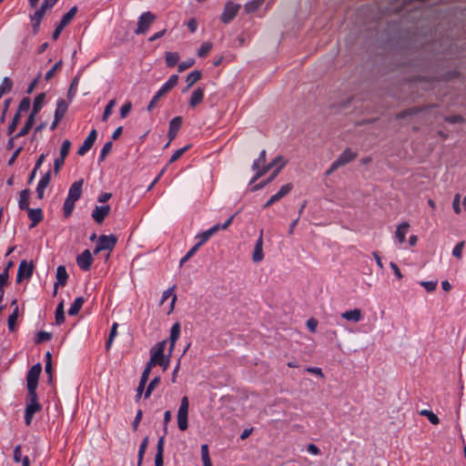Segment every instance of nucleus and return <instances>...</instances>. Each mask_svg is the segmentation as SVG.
<instances>
[{
    "label": "nucleus",
    "mask_w": 466,
    "mask_h": 466,
    "mask_svg": "<svg viewBox=\"0 0 466 466\" xmlns=\"http://www.w3.org/2000/svg\"><path fill=\"white\" fill-rule=\"evenodd\" d=\"M35 116H29L25 126L21 128V130L16 134V137H24L25 136L29 130L32 128L35 123Z\"/></svg>",
    "instance_id": "35"
},
{
    "label": "nucleus",
    "mask_w": 466,
    "mask_h": 466,
    "mask_svg": "<svg viewBox=\"0 0 466 466\" xmlns=\"http://www.w3.org/2000/svg\"><path fill=\"white\" fill-rule=\"evenodd\" d=\"M20 121V113L17 112L13 119H12V122L9 124L8 127H7V135H11L12 133L15 132L18 123Z\"/></svg>",
    "instance_id": "50"
},
{
    "label": "nucleus",
    "mask_w": 466,
    "mask_h": 466,
    "mask_svg": "<svg viewBox=\"0 0 466 466\" xmlns=\"http://www.w3.org/2000/svg\"><path fill=\"white\" fill-rule=\"evenodd\" d=\"M67 107H68V104L62 98L58 99L57 102H56V111H55V118H56V120H61L66 110H67Z\"/></svg>",
    "instance_id": "26"
},
{
    "label": "nucleus",
    "mask_w": 466,
    "mask_h": 466,
    "mask_svg": "<svg viewBox=\"0 0 466 466\" xmlns=\"http://www.w3.org/2000/svg\"><path fill=\"white\" fill-rule=\"evenodd\" d=\"M152 367H154V365H150V363L147 362L145 370L142 372L141 378H140L141 384H146L147 381L148 380Z\"/></svg>",
    "instance_id": "55"
},
{
    "label": "nucleus",
    "mask_w": 466,
    "mask_h": 466,
    "mask_svg": "<svg viewBox=\"0 0 466 466\" xmlns=\"http://www.w3.org/2000/svg\"><path fill=\"white\" fill-rule=\"evenodd\" d=\"M180 335V324L178 322H176L173 324L170 329V347H169V354H171L172 350H174L175 344L177 340L178 339Z\"/></svg>",
    "instance_id": "25"
},
{
    "label": "nucleus",
    "mask_w": 466,
    "mask_h": 466,
    "mask_svg": "<svg viewBox=\"0 0 466 466\" xmlns=\"http://www.w3.org/2000/svg\"><path fill=\"white\" fill-rule=\"evenodd\" d=\"M42 410V405L38 401L36 392L27 393L26 406L25 410V422L29 426L32 422L34 415Z\"/></svg>",
    "instance_id": "3"
},
{
    "label": "nucleus",
    "mask_w": 466,
    "mask_h": 466,
    "mask_svg": "<svg viewBox=\"0 0 466 466\" xmlns=\"http://www.w3.org/2000/svg\"><path fill=\"white\" fill-rule=\"evenodd\" d=\"M357 154L351 151L350 148L345 149L339 157L334 161L339 167L345 166L346 164L354 160Z\"/></svg>",
    "instance_id": "16"
},
{
    "label": "nucleus",
    "mask_w": 466,
    "mask_h": 466,
    "mask_svg": "<svg viewBox=\"0 0 466 466\" xmlns=\"http://www.w3.org/2000/svg\"><path fill=\"white\" fill-rule=\"evenodd\" d=\"M463 248H464L463 241L457 243L456 246L453 248L452 255L457 258H461Z\"/></svg>",
    "instance_id": "58"
},
{
    "label": "nucleus",
    "mask_w": 466,
    "mask_h": 466,
    "mask_svg": "<svg viewBox=\"0 0 466 466\" xmlns=\"http://www.w3.org/2000/svg\"><path fill=\"white\" fill-rule=\"evenodd\" d=\"M34 272V264L33 262H27L26 260H22L18 266L17 275H16V282L20 283L23 279H29Z\"/></svg>",
    "instance_id": "9"
},
{
    "label": "nucleus",
    "mask_w": 466,
    "mask_h": 466,
    "mask_svg": "<svg viewBox=\"0 0 466 466\" xmlns=\"http://www.w3.org/2000/svg\"><path fill=\"white\" fill-rule=\"evenodd\" d=\"M286 164H287V160H285L282 156H278L270 163L264 165L260 169H258L255 176L251 179V183L255 182L259 177H261L266 173H268L271 168L276 167V169L268 177V180L263 181V182L258 184L257 186H255L254 190L261 189L268 183L273 181L276 178V177L278 176V174L280 172V170L286 166Z\"/></svg>",
    "instance_id": "1"
},
{
    "label": "nucleus",
    "mask_w": 466,
    "mask_h": 466,
    "mask_svg": "<svg viewBox=\"0 0 466 466\" xmlns=\"http://www.w3.org/2000/svg\"><path fill=\"white\" fill-rule=\"evenodd\" d=\"M13 81L8 76H5L0 85V97L12 90Z\"/></svg>",
    "instance_id": "31"
},
{
    "label": "nucleus",
    "mask_w": 466,
    "mask_h": 466,
    "mask_svg": "<svg viewBox=\"0 0 466 466\" xmlns=\"http://www.w3.org/2000/svg\"><path fill=\"white\" fill-rule=\"evenodd\" d=\"M147 445H148V437H145L139 446V449H138V461H137V466H141L142 464V461H143V457H144V454L146 452V450L147 448Z\"/></svg>",
    "instance_id": "38"
},
{
    "label": "nucleus",
    "mask_w": 466,
    "mask_h": 466,
    "mask_svg": "<svg viewBox=\"0 0 466 466\" xmlns=\"http://www.w3.org/2000/svg\"><path fill=\"white\" fill-rule=\"evenodd\" d=\"M201 78V72L198 70L192 71L187 76L186 82L187 84V88L191 87L195 83H197Z\"/></svg>",
    "instance_id": "34"
},
{
    "label": "nucleus",
    "mask_w": 466,
    "mask_h": 466,
    "mask_svg": "<svg viewBox=\"0 0 466 466\" xmlns=\"http://www.w3.org/2000/svg\"><path fill=\"white\" fill-rule=\"evenodd\" d=\"M17 318H18V307L16 306V307H15L14 311L12 312V314L9 315L8 319H7L8 329L10 331L15 330V322H16Z\"/></svg>",
    "instance_id": "37"
},
{
    "label": "nucleus",
    "mask_w": 466,
    "mask_h": 466,
    "mask_svg": "<svg viewBox=\"0 0 466 466\" xmlns=\"http://www.w3.org/2000/svg\"><path fill=\"white\" fill-rule=\"evenodd\" d=\"M420 414L427 417L429 421L433 425H437L440 422L438 416L436 414H434L431 410H420Z\"/></svg>",
    "instance_id": "40"
},
{
    "label": "nucleus",
    "mask_w": 466,
    "mask_h": 466,
    "mask_svg": "<svg viewBox=\"0 0 466 466\" xmlns=\"http://www.w3.org/2000/svg\"><path fill=\"white\" fill-rule=\"evenodd\" d=\"M157 16L147 11L141 14V15L138 17L137 21V27L135 30L136 35H144L146 34L148 29L150 28L151 25L156 21Z\"/></svg>",
    "instance_id": "5"
},
{
    "label": "nucleus",
    "mask_w": 466,
    "mask_h": 466,
    "mask_svg": "<svg viewBox=\"0 0 466 466\" xmlns=\"http://www.w3.org/2000/svg\"><path fill=\"white\" fill-rule=\"evenodd\" d=\"M307 327L312 332L315 333L317 330L318 321L314 318H310L307 320Z\"/></svg>",
    "instance_id": "64"
},
{
    "label": "nucleus",
    "mask_w": 466,
    "mask_h": 466,
    "mask_svg": "<svg viewBox=\"0 0 466 466\" xmlns=\"http://www.w3.org/2000/svg\"><path fill=\"white\" fill-rule=\"evenodd\" d=\"M266 161V150H262L260 153H259V156L257 159L254 160L253 164H252V169L254 171H258V169H260L261 167H259V165L260 164H264Z\"/></svg>",
    "instance_id": "44"
},
{
    "label": "nucleus",
    "mask_w": 466,
    "mask_h": 466,
    "mask_svg": "<svg viewBox=\"0 0 466 466\" xmlns=\"http://www.w3.org/2000/svg\"><path fill=\"white\" fill-rule=\"evenodd\" d=\"M420 285L422 286L428 292H432L436 289L437 281H420Z\"/></svg>",
    "instance_id": "60"
},
{
    "label": "nucleus",
    "mask_w": 466,
    "mask_h": 466,
    "mask_svg": "<svg viewBox=\"0 0 466 466\" xmlns=\"http://www.w3.org/2000/svg\"><path fill=\"white\" fill-rule=\"evenodd\" d=\"M201 459L203 466H212V462L208 452V446L207 444H203L201 446Z\"/></svg>",
    "instance_id": "36"
},
{
    "label": "nucleus",
    "mask_w": 466,
    "mask_h": 466,
    "mask_svg": "<svg viewBox=\"0 0 466 466\" xmlns=\"http://www.w3.org/2000/svg\"><path fill=\"white\" fill-rule=\"evenodd\" d=\"M76 12L77 6L75 5L71 7L69 11L62 16L59 24L56 25L55 31L53 32L52 38L54 40H56L59 37L63 29L72 21Z\"/></svg>",
    "instance_id": "7"
},
{
    "label": "nucleus",
    "mask_w": 466,
    "mask_h": 466,
    "mask_svg": "<svg viewBox=\"0 0 466 466\" xmlns=\"http://www.w3.org/2000/svg\"><path fill=\"white\" fill-rule=\"evenodd\" d=\"M195 61L194 59H188L187 61H183L180 64H178V71L182 72L189 67H191L194 65Z\"/></svg>",
    "instance_id": "63"
},
{
    "label": "nucleus",
    "mask_w": 466,
    "mask_h": 466,
    "mask_svg": "<svg viewBox=\"0 0 466 466\" xmlns=\"http://www.w3.org/2000/svg\"><path fill=\"white\" fill-rule=\"evenodd\" d=\"M112 147H113V144L112 142H106L101 151H100V155H99V161H104L106 155L112 150Z\"/></svg>",
    "instance_id": "52"
},
{
    "label": "nucleus",
    "mask_w": 466,
    "mask_h": 466,
    "mask_svg": "<svg viewBox=\"0 0 466 466\" xmlns=\"http://www.w3.org/2000/svg\"><path fill=\"white\" fill-rule=\"evenodd\" d=\"M341 317L346 320L357 323L361 320L362 313L360 309H354L341 313Z\"/></svg>",
    "instance_id": "23"
},
{
    "label": "nucleus",
    "mask_w": 466,
    "mask_h": 466,
    "mask_svg": "<svg viewBox=\"0 0 466 466\" xmlns=\"http://www.w3.org/2000/svg\"><path fill=\"white\" fill-rule=\"evenodd\" d=\"M29 219L31 220L30 228H35L38 223L43 220V211L41 208H28L26 209Z\"/></svg>",
    "instance_id": "19"
},
{
    "label": "nucleus",
    "mask_w": 466,
    "mask_h": 466,
    "mask_svg": "<svg viewBox=\"0 0 466 466\" xmlns=\"http://www.w3.org/2000/svg\"><path fill=\"white\" fill-rule=\"evenodd\" d=\"M65 320L64 304L60 302L56 309V323L60 325Z\"/></svg>",
    "instance_id": "41"
},
{
    "label": "nucleus",
    "mask_w": 466,
    "mask_h": 466,
    "mask_svg": "<svg viewBox=\"0 0 466 466\" xmlns=\"http://www.w3.org/2000/svg\"><path fill=\"white\" fill-rule=\"evenodd\" d=\"M75 203H76V201L71 200L69 198L65 199V202L63 205V211H64V215L66 218H68L69 216H71V214L74 210V208H75Z\"/></svg>",
    "instance_id": "39"
},
{
    "label": "nucleus",
    "mask_w": 466,
    "mask_h": 466,
    "mask_svg": "<svg viewBox=\"0 0 466 466\" xmlns=\"http://www.w3.org/2000/svg\"><path fill=\"white\" fill-rule=\"evenodd\" d=\"M219 230L218 226H213L210 228H208L206 231H203L202 233L198 234L196 238L198 239V241L196 243V245L200 248L203 244H205L214 234H216Z\"/></svg>",
    "instance_id": "18"
},
{
    "label": "nucleus",
    "mask_w": 466,
    "mask_h": 466,
    "mask_svg": "<svg viewBox=\"0 0 466 466\" xmlns=\"http://www.w3.org/2000/svg\"><path fill=\"white\" fill-rule=\"evenodd\" d=\"M68 279V275L65 266H58L56 268V282L55 283V290L54 295L57 292V287H64L66 284V280Z\"/></svg>",
    "instance_id": "17"
},
{
    "label": "nucleus",
    "mask_w": 466,
    "mask_h": 466,
    "mask_svg": "<svg viewBox=\"0 0 466 466\" xmlns=\"http://www.w3.org/2000/svg\"><path fill=\"white\" fill-rule=\"evenodd\" d=\"M265 0H251L245 5V11L247 13L256 12L264 3Z\"/></svg>",
    "instance_id": "33"
},
{
    "label": "nucleus",
    "mask_w": 466,
    "mask_h": 466,
    "mask_svg": "<svg viewBox=\"0 0 466 466\" xmlns=\"http://www.w3.org/2000/svg\"><path fill=\"white\" fill-rule=\"evenodd\" d=\"M116 240L114 235H101L98 238L94 252L96 254L102 250H112L116 244Z\"/></svg>",
    "instance_id": "8"
},
{
    "label": "nucleus",
    "mask_w": 466,
    "mask_h": 466,
    "mask_svg": "<svg viewBox=\"0 0 466 466\" xmlns=\"http://www.w3.org/2000/svg\"><path fill=\"white\" fill-rule=\"evenodd\" d=\"M409 228L410 224L408 222H402L397 227L395 237L400 243H403L405 241L406 234L409 230Z\"/></svg>",
    "instance_id": "29"
},
{
    "label": "nucleus",
    "mask_w": 466,
    "mask_h": 466,
    "mask_svg": "<svg viewBox=\"0 0 466 466\" xmlns=\"http://www.w3.org/2000/svg\"><path fill=\"white\" fill-rule=\"evenodd\" d=\"M293 188V185L291 183H288L286 185H283L280 189L277 192V194L280 197V198H283L285 196H287Z\"/></svg>",
    "instance_id": "56"
},
{
    "label": "nucleus",
    "mask_w": 466,
    "mask_h": 466,
    "mask_svg": "<svg viewBox=\"0 0 466 466\" xmlns=\"http://www.w3.org/2000/svg\"><path fill=\"white\" fill-rule=\"evenodd\" d=\"M46 10L41 6L35 11L34 14L30 15V20L32 22L33 33L36 35L40 29L41 21L46 14Z\"/></svg>",
    "instance_id": "13"
},
{
    "label": "nucleus",
    "mask_w": 466,
    "mask_h": 466,
    "mask_svg": "<svg viewBox=\"0 0 466 466\" xmlns=\"http://www.w3.org/2000/svg\"><path fill=\"white\" fill-rule=\"evenodd\" d=\"M178 82L177 75H172L168 80L159 88V90L154 95L151 101L147 106V110L151 111L157 104L159 99L169 92L173 87L177 86Z\"/></svg>",
    "instance_id": "4"
},
{
    "label": "nucleus",
    "mask_w": 466,
    "mask_h": 466,
    "mask_svg": "<svg viewBox=\"0 0 466 466\" xmlns=\"http://www.w3.org/2000/svg\"><path fill=\"white\" fill-rule=\"evenodd\" d=\"M116 105V101L114 99L110 100L104 109V113L102 116V120L106 121L109 116L112 114L113 107Z\"/></svg>",
    "instance_id": "49"
},
{
    "label": "nucleus",
    "mask_w": 466,
    "mask_h": 466,
    "mask_svg": "<svg viewBox=\"0 0 466 466\" xmlns=\"http://www.w3.org/2000/svg\"><path fill=\"white\" fill-rule=\"evenodd\" d=\"M189 148V146H186L184 147H181L177 150H176L173 155L171 156L168 164H171L175 161H177L178 158L181 157V156Z\"/></svg>",
    "instance_id": "53"
},
{
    "label": "nucleus",
    "mask_w": 466,
    "mask_h": 466,
    "mask_svg": "<svg viewBox=\"0 0 466 466\" xmlns=\"http://www.w3.org/2000/svg\"><path fill=\"white\" fill-rule=\"evenodd\" d=\"M262 234L263 231L260 232L259 238L255 243L254 251L252 255V259L256 263L260 262L264 258Z\"/></svg>",
    "instance_id": "20"
},
{
    "label": "nucleus",
    "mask_w": 466,
    "mask_h": 466,
    "mask_svg": "<svg viewBox=\"0 0 466 466\" xmlns=\"http://www.w3.org/2000/svg\"><path fill=\"white\" fill-rule=\"evenodd\" d=\"M45 98H46L45 93H40L35 97L34 103H33V109H32L30 116H33L35 117V116L41 110V108L45 103Z\"/></svg>",
    "instance_id": "27"
},
{
    "label": "nucleus",
    "mask_w": 466,
    "mask_h": 466,
    "mask_svg": "<svg viewBox=\"0 0 466 466\" xmlns=\"http://www.w3.org/2000/svg\"><path fill=\"white\" fill-rule=\"evenodd\" d=\"M76 263L81 269L85 271L89 270L93 263V258L90 250L86 249L78 255L76 258Z\"/></svg>",
    "instance_id": "11"
},
{
    "label": "nucleus",
    "mask_w": 466,
    "mask_h": 466,
    "mask_svg": "<svg viewBox=\"0 0 466 466\" xmlns=\"http://www.w3.org/2000/svg\"><path fill=\"white\" fill-rule=\"evenodd\" d=\"M165 60L168 67H174L179 61V55L177 53L167 52Z\"/></svg>",
    "instance_id": "32"
},
{
    "label": "nucleus",
    "mask_w": 466,
    "mask_h": 466,
    "mask_svg": "<svg viewBox=\"0 0 466 466\" xmlns=\"http://www.w3.org/2000/svg\"><path fill=\"white\" fill-rule=\"evenodd\" d=\"M165 437L162 436L158 439L157 444V453L155 456V466H163V453H164Z\"/></svg>",
    "instance_id": "22"
},
{
    "label": "nucleus",
    "mask_w": 466,
    "mask_h": 466,
    "mask_svg": "<svg viewBox=\"0 0 466 466\" xmlns=\"http://www.w3.org/2000/svg\"><path fill=\"white\" fill-rule=\"evenodd\" d=\"M160 382L159 377H155L148 384L146 392H145V399H148L152 393V391L157 387V385Z\"/></svg>",
    "instance_id": "43"
},
{
    "label": "nucleus",
    "mask_w": 466,
    "mask_h": 466,
    "mask_svg": "<svg viewBox=\"0 0 466 466\" xmlns=\"http://www.w3.org/2000/svg\"><path fill=\"white\" fill-rule=\"evenodd\" d=\"M189 401L187 396L181 399L180 406L177 414L188 415Z\"/></svg>",
    "instance_id": "46"
},
{
    "label": "nucleus",
    "mask_w": 466,
    "mask_h": 466,
    "mask_svg": "<svg viewBox=\"0 0 466 466\" xmlns=\"http://www.w3.org/2000/svg\"><path fill=\"white\" fill-rule=\"evenodd\" d=\"M51 181V170H48L39 180L36 187V194L39 199H42L45 196V190L48 187Z\"/></svg>",
    "instance_id": "15"
},
{
    "label": "nucleus",
    "mask_w": 466,
    "mask_h": 466,
    "mask_svg": "<svg viewBox=\"0 0 466 466\" xmlns=\"http://www.w3.org/2000/svg\"><path fill=\"white\" fill-rule=\"evenodd\" d=\"M82 186H83L82 179L75 181L69 187L66 198H69V199L76 202L81 198Z\"/></svg>",
    "instance_id": "14"
},
{
    "label": "nucleus",
    "mask_w": 466,
    "mask_h": 466,
    "mask_svg": "<svg viewBox=\"0 0 466 466\" xmlns=\"http://www.w3.org/2000/svg\"><path fill=\"white\" fill-rule=\"evenodd\" d=\"M211 49H212V44L209 42H205L200 46V47L198 51V56L200 57H204L210 52Z\"/></svg>",
    "instance_id": "48"
},
{
    "label": "nucleus",
    "mask_w": 466,
    "mask_h": 466,
    "mask_svg": "<svg viewBox=\"0 0 466 466\" xmlns=\"http://www.w3.org/2000/svg\"><path fill=\"white\" fill-rule=\"evenodd\" d=\"M239 8L240 5H237L232 2H228L225 5L224 11L221 15V21L224 24L230 23L238 15Z\"/></svg>",
    "instance_id": "10"
},
{
    "label": "nucleus",
    "mask_w": 466,
    "mask_h": 466,
    "mask_svg": "<svg viewBox=\"0 0 466 466\" xmlns=\"http://www.w3.org/2000/svg\"><path fill=\"white\" fill-rule=\"evenodd\" d=\"M42 370L39 363L32 366L26 375V386L28 393L36 392L38 379Z\"/></svg>",
    "instance_id": "6"
},
{
    "label": "nucleus",
    "mask_w": 466,
    "mask_h": 466,
    "mask_svg": "<svg viewBox=\"0 0 466 466\" xmlns=\"http://www.w3.org/2000/svg\"><path fill=\"white\" fill-rule=\"evenodd\" d=\"M110 213V206H96L94 210L92 211V218L97 223L101 224L106 217Z\"/></svg>",
    "instance_id": "12"
},
{
    "label": "nucleus",
    "mask_w": 466,
    "mask_h": 466,
    "mask_svg": "<svg viewBox=\"0 0 466 466\" xmlns=\"http://www.w3.org/2000/svg\"><path fill=\"white\" fill-rule=\"evenodd\" d=\"M31 191L29 188H25L20 191L18 207L21 210H26L29 208V199H30Z\"/></svg>",
    "instance_id": "24"
},
{
    "label": "nucleus",
    "mask_w": 466,
    "mask_h": 466,
    "mask_svg": "<svg viewBox=\"0 0 466 466\" xmlns=\"http://www.w3.org/2000/svg\"><path fill=\"white\" fill-rule=\"evenodd\" d=\"M51 338H52L51 333L46 332V331H40L37 334L36 343H41L43 341L50 340Z\"/></svg>",
    "instance_id": "61"
},
{
    "label": "nucleus",
    "mask_w": 466,
    "mask_h": 466,
    "mask_svg": "<svg viewBox=\"0 0 466 466\" xmlns=\"http://www.w3.org/2000/svg\"><path fill=\"white\" fill-rule=\"evenodd\" d=\"M84 303L85 299L83 297L76 298L68 309V315L75 316L78 314Z\"/></svg>",
    "instance_id": "30"
},
{
    "label": "nucleus",
    "mask_w": 466,
    "mask_h": 466,
    "mask_svg": "<svg viewBox=\"0 0 466 466\" xmlns=\"http://www.w3.org/2000/svg\"><path fill=\"white\" fill-rule=\"evenodd\" d=\"M204 98V90L203 88H197L196 90L193 91L191 96H190V99H189V106L191 107H195L197 106L198 104H200L202 102Z\"/></svg>",
    "instance_id": "28"
},
{
    "label": "nucleus",
    "mask_w": 466,
    "mask_h": 466,
    "mask_svg": "<svg viewBox=\"0 0 466 466\" xmlns=\"http://www.w3.org/2000/svg\"><path fill=\"white\" fill-rule=\"evenodd\" d=\"M199 248L195 244L187 254L180 259V266L186 263L193 255L198 251Z\"/></svg>",
    "instance_id": "57"
},
{
    "label": "nucleus",
    "mask_w": 466,
    "mask_h": 466,
    "mask_svg": "<svg viewBox=\"0 0 466 466\" xmlns=\"http://www.w3.org/2000/svg\"><path fill=\"white\" fill-rule=\"evenodd\" d=\"M93 145L94 143L86 137L83 145L78 148L77 154L79 156L86 155L90 150Z\"/></svg>",
    "instance_id": "47"
},
{
    "label": "nucleus",
    "mask_w": 466,
    "mask_h": 466,
    "mask_svg": "<svg viewBox=\"0 0 466 466\" xmlns=\"http://www.w3.org/2000/svg\"><path fill=\"white\" fill-rule=\"evenodd\" d=\"M61 66H62V61H61V60H60V61H58V62H56V64H55V65H54V66H52V67H51V68H50V69L46 73L45 79H46V81L50 80V79L54 76V75L56 74V72L57 70H59V69H60Z\"/></svg>",
    "instance_id": "51"
},
{
    "label": "nucleus",
    "mask_w": 466,
    "mask_h": 466,
    "mask_svg": "<svg viewBox=\"0 0 466 466\" xmlns=\"http://www.w3.org/2000/svg\"><path fill=\"white\" fill-rule=\"evenodd\" d=\"M132 108L131 102H126L120 108V116L121 118H126L127 115L130 113Z\"/></svg>",
    "instance_id": "59"
},
{
    "label": "nucleus",
    "mask_w": 466,
    "mask_h": 466,
    "mask_svg": "<svg viewBox=\"0 0 466 466\" xmlns=\"http://www.w3.org/2000/svg\"><path fill=\"white\" fill-rule=\"evenodd\" d=\"M167 342V341L165 339L152 347L150 350V360L148 361L150 365H159L164 370L168 368L170 362V354L168 353L167 356L164 354Z\"/></svg>",
    "instance_id": "2"
},
{
    "label": "nucleus",
    "mask_w": 466,
    "mask_h": 466,
    "mask_svg": "<svg viewBox=\"0 0 466 466\" xmlns=\"http://www.w3.org/2000/svg\"><path fill=\"white\" fill-rule=\"evenodd\" d=\"M65 159L64 157H57L55 159L54 161V170H55V173L57 174L59 171H60V168L64 166L65 164Z\"/></svg>",
    "instance_id": "62"
},
{
    "label": "nucleus",
    "mask_w": 466,
    "mask_h": 466,
    "mask_svg": "<svg viewBox=\"0 0 466 466\" xmlns=\"http://www.w3.org/2000/svg\"><path fill=\"white\" fill-rule=\"evenodd\" d=\"M71 142L68 139L63 141L60 148V157L66 158L69 153Z\"/></svg>",
    "instance_id": "54"
},
{
    "label": "nucleus",
    "mask_w": 466,
    "mask_h": 466,
    "mask_svg": "<svg viewBox=\"0 0 466 466\" xmlns=\"http://www.w3.org/2000/svg\"><path fill=\"white\" fill-rule=\"evenodd\" d=\"M188 415H182V414H177V427L180 431H184L187 429L188 427Z\"/></svg>",
    "instance_id": "42"
},
{
    "label": "nucleus",
    "mask_w": 466,
    "mask_h": 466,
    "mask_svg": "<svg viewBox=\"0 0 466 466\" xmlns=\"http://www.w3.org/2000/svg\"><path fill=\"white\" fill-rule=\"evenodd\" d=\"M182 125V117L181 116H175L171 119L169 122V127H168V137L169 140H173L178 130L180 129Z\"/></svg>",
    "instance_id": "21"
},
{
    "label": "nucleus",
    "mask_w": 466,
    "mask_h": 466,
    "mask_svg": "<svg viewBox=\"0 0 466 466\" xmlns=\"http://www.w3.org/2000/svg\"><path fill=\"white\" fill-rule=\"evenodd\" d=\"M189 401L187 396L181 399L180 406L177 414L188 415Z\"/></svg>",
    "instance_id": "45"
}]
</instances>
